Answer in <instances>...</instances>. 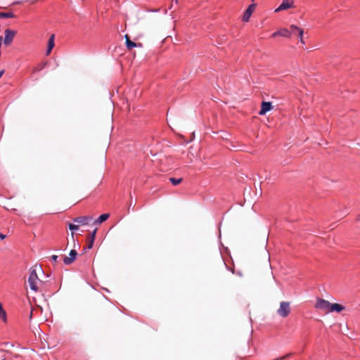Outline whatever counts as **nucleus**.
Segmentation results:
<instances>
[{
    "label": "nucleus",
    "mask_w": 360,
    "mask_h": 360,
    "mask_svg": "<svg viewBox=\"0 0 360 360\" xmlns=\"http://www.w3.org/2000/svg\"><path fill=\"white\" fill-rule=\"evenodd\" d=\"M27 282L32 291L37 292L39 290V285L42 284V281L38 278L36 269H31Z\"/></svg>",
    "instance_id": "obj_1"
},
{
    "label": "nucleus",
    "mask_w": 360,
    "mask_h": 360,
    "mask_svg": "<svg viewBox=\"0 0 360 360\" xmlns=\"http://www.w3.org/2000/svg\"><path fill=\"white\" fill-rule=\"evenodd\" d=\"M331 303L326 300L318 298L315 307L323 312L327 314L330 312Z\"/></svg>",
    "instance_id": "obj_2"
},
{
    "label": "nucleus",
    "mask_w": 360,
    "mask_h": 360,
    "mask_svg": "<svg viewBox=\"0 0 360 360\" xmlns=\"http://www.w3.org/2000/svg\"><path fill=\"white\" fill-rule=\"evenodd\" d=\"M290 312V302H281L280 303V307L277 310V314L280 316L285 318L289 315Z\"/></svg>",
    "instance_id": "obj_3"
},
{
    "label": "nucleus",
    "mask_w": 360,
    "mask_h": 360,
    "mask_svg": "<svg viewBox=\"0 0 360 360\" xmlns=\"http://www.w3.org/2000/svg\"><path fill=\"white\" fill-rule=\"evenodd\" d=\"M294 0H283L280 6L275 9L276 13L281 12L282 11L288 10L289 8H295Z\"/></svg>",
    "instance_id": "obj_4"
},
{
    "label": "nucleus",
    "mask_w": 360,
    "mask_h": 360,
    "mask_svg": "<svg viewBox=\"0 0 360 360\" xmlns=\"http://www.w3.org/2000/svg\"><path fill=\"white\" fill-rule=\"evenodd\" d=\"M5 37L3 39L4 43L5 45L8 46L13 41L16 32L10 29H6L4 32Z\"/></svg>",
    "instance_id": "obj_5"
},
{
    "label": "nucleus",
    "mask_w": 360,
    "mask_h": 360,
    "mask_svg": "<svg viewBox=\"0 0 360 360\" xmlns=\"http://www.w3.org/2000/svg\"><path fill=\"white\" fill-rule=\"evenodd\" d=\"M257 6L256 4H251L248 8L244 12V14L243 15V20L244 22L249 21L250 16L252 13V12L255 11V8Z\"/></svg>",
    "instance_id": "obj_6"
},
{
    "label": "nucleus",
    "mask_w": 360,
    "mask_h": 360,
    "mask_svg": "<svg viewBox=\"0 0 360 360\" xmlns=\"http://www.w3.org/2000/svg\"><path fill=\"white\" fill-rule=\"evenodd\" d=\"M278 36L290 38V37H291L292 34L289 30H288L286 28H282V29L274 32L271 35L272 37H276Z\"/></svg>",
    "instance_id": "obj_7"
},
{
    "label": "nucleus",
    "mask_w": 360,
    "mask_h": 360,
    "mask_svg": "<svg viewBox=\"0 0 360 360\" xmlns=\"http://www.w3.org/2000/svg\"><path fill=\"white\" fill-rule=\"evenodd\" d=\"M77 255V251L75 250H72L69 254V256H65L63 258V262L66 265H69V264H72L75 260Z\"/></svg>",
    "instance_id": "obj_8"
},
{
    "label": "nucleus",
    "mask_w": 360,
    "mask_h": 360,
    "mask_svg": "<svg viewBox=\"0 0 360 360\" xmlns=\"http://www.w3.org/2000/svg\"><path fill=\"white\" fill-rule=\"evenodd\" d=\"M92 220V217L90 216L79 217L73 219V221L77 223L78 225H86Z\"/></svg>",
    "instance_id": "obj_9"
},
{
    "label": "nucleus",
    "mask_w": 360,
    "mask_h": 360,
    "mask_svg": "<svg viewBox=\"0 0 360 360\" xmlns=\"http://www.w3.org/2000/svg\"><path fill=\"white\" fill-rule=\"evenodd\" d=\"M273 108L272 104L271 102L263 101L261 105V110L259 112V115H264L267 112L270 111Z\"/></svg>",
    "instance_id": "obj_10"
},
{
    "label": "nucleus",
    "mask_w": 360,
    "mask_h": 360,
    "mask_svg": "<svg viewBox=\"0 0 360 360\" xmlns=\"http://www.w3.org/2000/svg\"><path fill=\"white\" fill-rule=\"evenodd\" d=\"M54 46H55V36H54V34H52L48 41L47 49H46V56H49L51 53Z\"/></svg>",
    "instance_id": "obj_11"
},
{
    "label": "nucleus",
    "mask_w": 360,
    "mask_h": 360,
    "mask_svg": "<svg viewBox=\"0 0 360 360\" xmlns=\"http://www.w3.org/2000/svg\"><path fill=\"white\" fill-rule=\"evenodd\" d=\"M124 37L126 39V46L128 49H131L132 48H134V47H142L141 44H140V43L136 44V43L131 41L129 39V37L127 34H126Z\"/></svg>",
    "instance_id": "obj_12"
},
{
    "label": "nucleus",
    "mask_w": 360,
    "mask_h": 360,
    "mask_svg": "<svg viewBox=\"0 0 360 360\" xmlns=\"http://www.w3.org/2000/svg\"><path fill=\"white\" fill-rule=\"evenodd\" d=\"M344 309H345V307L343 306H342L341 304H339L337 303H334V304L331 303L330 312H333V311L340 312Z\"/></svg>",
    "instance_id": "obj_13"
},
{
    "label": "nucleus",
    "mask_w": 360,
    "mask_h": 360,
    "mask_svg": "<svg viewBox=\"0 0 360 360\" xmlns=\"http://www.w3.org/2000/svg\"><path fill=\"white\" fill-rule=\"evenodd\" d=\"M0 319L6 323L7 321L6 311L4 309L2 304L0 303Z\"/></svg>",
    "instance_id": "obj_14"
},
{
    "label": "nucleus",
    "mask_w": 360,
    "mask_h": 360,
    "mask_svg": "<svg viewBox=\"0 0 360 360\" xmlns=\"http://www.w3.org/2000/svg\"><path fill=\"white\" fill-rule=\"evenodd\" d=\"M109 217V214H101L95 221V224H101L102 222L107 220Z\"/></svg>",
    "instance_id": "obj_15"
},
{
    "label": "nucleus",
    "mask_w": 360,
    "mask_h": 360,
    "mask_svg": "<svg viewBox=\"0 0 360 360\" xmlns=\"http://www.w3.org/2000/svg\"><path fill=\"white\" fill-rule=\"evenodd\" d=\"M14 14L11 12L3 13L0 12V18H14Z\"/></svg>",
    "instance_id": "obj_16"
},
{
    "label": "nucleus",
    "mask_w": 360,
    "mask_h": 360,
    "mask_svg": "<svg viewBox=\"0 0 360 360\" xmlns=\"http://www.w3.org/2000/svg\"><path fill=\"white\" fill-rule=\"evenodd\" d=\"M47 65V63L46 62H42L41 63H39L37 66H36L33 71L34 72H39L41 71V70H43Z\"/></svg>",
    "instance_id": "obj_17"
},
{
    "label": "nucleus",
    "mask_w": 360,
    "mask_h": 360,
    "mask_svg": "<svg viewBox=\"0 0 360 360\" xmlns=\"http://www.w3.org/2000/svg\"><path fill=\"white\" fill-rule=\"evenodd\" d=\"M96 229H95L91 236H90V239H89V244L88 245V249H91L93 246V243H94V239H95V236H96Z\"/></svg>",
    "instance_id": "obj_18"
},
{
    "label": "nucleus",
    "mask_w": 360,
    "mask_h": 360,
    "mask_svg": "<svg viewBox=\"0 0 360 360\" xmlns=\"http://www.w3.org/2000/svg\"><path fill=\"white\" fill-rule=\"evenodd\" d=\"M303 35H304V30L302 29L300 30L299 32H298L299 40L301 44H305V41H304V39H303Z\"/></svg>",
    "instance_id": "obj_19"
},
{
    "label": "nucleus",
    "mask_w": 360,
    "mask_h": 360,
    "mask_svg": "<svg viewBox=\"0 0 360 360\" xmlns=\"http://www.w3.org/2000/svg\"><path fill=\"white\" fill-rule=\"evenodd\" d=\"M169 181H171V183L173 185L176 186V185L179 184L181 182L182 179L170 178Z\"/></svg>",
    "instance_id": "obj_20"
},
{
    "label": "nucleus",
    "mask_w": 360,
    "mask_h": 360,
    "mask_svg": "<svg viewBox=\"0 0 360 360\" xmlns=\"http://www.w3.org/2000/svg\"><path fill=\"white\" fill-rule=\"evenodd\" d=\"M68 226L70 230H71L72 231H77L79 229L78 224H69Z\"/></svg>",
    "instance_id": "obj_21"
},
{
    "label": "nucleus",
    "mask_w": 360,
    "mask_h": 360,
    "mask_svg": "<svg viewBox=\"0 0 360 360\" xmlns=\"http://www.w3.org/2000/svg\"><path fill=\"white\" fill-rule=\"evenodd\" d=\"M290 31L291 32V33L295 32V31H297L299 32V30H302V28H300L297 25H291L290 26Z\"/></svg>",
    "instance_id": "obj_22"
},
{
    "label": "nucleus",
    "mask_w": 360,
    "mask_h": 360,
    "mask_svg": "<svg viewBox=\"0 0 360 360\" xmlns=\"http://www.w3.org/2000/svg\"><path fill=\"white\" fill-rule=\"evenodd\" d=\"M51 260H52L53 262H56L57 259H58V256H57V255H52V256L51 257Z\"/></svg>",
    "instance_id": "obj_23"
},
{
    "label": "nucleus",
    "mask_w": 360,
    "mask_h": 360,
    "mask_svg": "<svg viewBox=\"0 0 360 360\" xmlns=\"http://www.w3.org/2000/svg\"><path fill=\"white\" fill-rule=\"evenodd\" d=\"M6 236L4 235L3 233H0V238L1 240H4Z\"/></svg>",
    "instance_id": "obj_24"
},
{
    "label": "nucleus",
    "mask_w": 360,
    "mask_h": 360,
    "mask_svg": "<svg viewBox=\"0 0 360 360\" xmlns=\"http://www.w3.org/2000/svg\"><path fill=\"white\" fill-rule=\"evenodd\" d=\"M4 70H1L0 71V78L2 77V75H4Z\"/></svg>",
    "instance_id": "obj_25"
},
{
    "label": "nucleus",
    "mask_w": 360,
    "mask_h": 360,
    "mask_svg": "<svg viewBox=\"0 0 360 360\" xmlns=\"http://www.w3.org/2000/svg\"><path fill=\"white\" fill-rule=\"evenodd\" d=\"M356 220H357L358 221H359V222H360V214L358 216V217H357V219H356Z\"/></svg>",
    "instance_id": "obj_26"
},
{
    "label": "nucleus",
    "mask_w": 360,
    "mask_h": 360,
    "mask_svg": "<svg viewBox=\"0 0 360 360\" xmlns=\"http://www.w3.org/2000/svg\"><path fill=\"white\" fill-rule=\"evenodd\" d=\"M172 1H174L176 4L178 3V0H172Z\"/></svg>",
    "instance_id": "obj_27"
}]
</instances>
